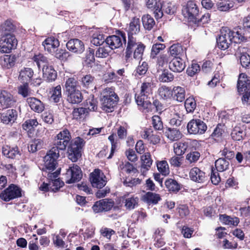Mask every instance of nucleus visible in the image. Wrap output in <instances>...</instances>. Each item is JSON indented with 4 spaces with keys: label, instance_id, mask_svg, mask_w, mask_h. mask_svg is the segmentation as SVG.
<instances>
[{
    "label": "nucleus",
    "instance_id": "obj_14",
    "mask_svg": "<svg viewBox=\"0 0 250 250\" xmlns=\"http://www.w3.org/2000/svg\"><path fill=\"white\" fill-rule=\"evenodd\" d=\"M21 196V189L18 187L11 185L0 194V197L5 201H9Z\"/></svg>",
    "mask_w": 250,
    "mask_h": 250
},
{
    "label": "nucleus",
    "instance_id": "obj_39",
    "mask_svg": "<svg viewBox=\"0 0 250 250\" xmlns=\"http://www.w3.org/2000/svg\"><path fill=\"white\" fill-rule=\"evenodd\" d=\"M139 198L134 196L126 197L125 199V206L128 210H132L138 205Z\"/></svg>",
    "mask_w": 250,
    "mask_h": 250
},
{
    "label": "nucleus",
    "instance_id": "obj_52",
    "mask_svg": "<svg viewBox=\"0 0 250 250\" xmlns=\"http://www.w3.org/2000/svg\"><path fill=\"white\" fill-rule=\"evenodd\" d=\"M224 131V125L219 124L214 129L211 136L213 139L219 141Z\"/></svg>",
    "mask_w": 250,
    "mask_h": 250
},
{
    "label": "nucleus",
    "instance_id": "obj_48",
    "mask_svg": "<svg viewBox=\"0 0 250 250\" xmlns=\"http://www.w3.org/2000/svg\"><path fill=\"white\" fill-rule=\"evenodd\" d=\"M88 113V111L86 108L79 107L75 108L72 112L73 117L76 120L84 118Z\"/></svg>",
    "mask_w": 250,
    "mask_h": 250
},
{
    "label": "nucleus",
    "instance_id": "obj_34",
    "mask_svg": "<svg viewBox=\"0 0 250 250\" xmlns=\"http://www.w3.org/2000/svg\"><path fill=\"white\" fill-rule=\"evenodd\" d=\"M172 96H173L174 100L179 102H182L185 99V90L182 87H174L172 91Z\"/></svg>",
    "mask_w": 250,
    "mask_h": 250
},
{
    "label": "nucleus",
    "instance_id": "obj_64",
    "mask_svg": "<svg viewBox=\"0 0 250 250\" xmlns=\"http://www.w3.org/2000/svg\"><path fill=\"white\" fill-rule=\"evenodd\" d=\"M200 157V153L198 151H192L188 153L186 156V159L190 163L197 162Z\"/></svg>",
    "mask_w": 250,
    "mask_h": 250
},
{
    "label": "nucleus",
    "instance_id": "obj_42",
    "mask_svg": "<svg viewBox=\"0 0 250 250\" xmlns=\"http://www.w3.org/2000/svg\"><path fill=\"white\" fill-rule=\"evenodd\" d=\"M50 100L54 103H59L62 99V88L60 85L54 87L51 91Z\"/></svg>",
    "mask_w": 250,
    "mask_h": 250
},
{
    "label": "nucleus",
    "instance_id": "obj_55",
    "mask_svg": "<svg viewBox=\"0 0 250 250\" xmlns=\"http://www.w3.org/2000/svg\"><path fill=\"white\" fill-rule=\"evenodd\" d=\"M174 79L173 75L167 70H164L159 77V80L162 82H169Z\"/></svg>",
    "mask_w": 250,
    "mask_h": 250
},
{
    "label": "nucleus",
    "instance_id": "obj_49",
    "mask_svg": "<svg viewBox=\"0 0 250 250\" xmlns=\"http://www.w3.org/2000/svg\"><path fill=\"white\" fill-rule=\"evenodd\" d=\"M169 52L171 56L174 58L180 57L178 56L181 55L183 53V49L180 44H174L169 47Z\"/></svg>",
    "mask_w": 250,
    "mask_h": 250
},
{
    "label": "nucleus",
    "instance_id": "obj_19",
    "mask_svg": "<svg viewBox=\"0 0 250 250\" xmlns=\"http://www.w3.org/2000/svg\"><path fill=\"white\" fill-rule=\"evenodd\" d=\"M2 153L7 158L11 159H19L21 155L17 146L12 147L8 146H3L2 148Z\"/></svg>",
    "mask_w": 250,
    "mask_h": 250
},
{
    "label": "nucleus",
    "instance_id": "obj_47",
    "mask_svg": "<svg viewBox=\"0 0 250 250\" xmlns=\"http://www.w3.org/2000/svg\"><path fill=\"white\" fill-rule=\"evenodd\" d=\"M111 51V49L106 44L105 46H100L96 51L95 56L98 58H106L109 56Z\"/></svg>",
    "mask_w": 250,
    "mask_h": 250
},
{
    "label": "nucleus",
    "instance_id": "obj_31",
    "mask_svg": "<svg viewBox=\"0 0 250 250\" xmlns=\"http://www.w3.org/2000/svg\"><path fill=\"white\" fill-rule=\"evenodd\" d=\"M16 57L14 55H5L0 58L2 66L6 69H9L15 65Z\"/></svg>",
    "mask_w": 250,
    "mask_h": 250
},
{
    "label": "nucleus",
    "instance_id": "obj_50",
    "mask_svg": "<svg viewBox=\"0 0 250 250\" xmlns=\"http://www.w3.org/2000/svg\"><path fill=\"white\" fill-rule=\"evenodd\" d=\"M157 167L158 171L164 176H167L169 173L168 165L166 161H162L157 163Z\"/></svg>",
    "mask_w": 250,
    "mask_h": 250
},
{
    "label": "nucleus",
    "instance_id": "obj_54",
    "mask_svg": "<svg viewBox=\"0 0 250 250\" xmlns=\"http://www.w3.org/2000/svg\"><path fill=\"white\" fill-rule=\"evenodd\" d=\"M152 124L155 130H161L163 129V124L159 116L154 115L152 117Z\"/></svg>",
    "mask_w": 250,
    "mask_h": 250
},
{
    "label": "nucleus",
    "instance_id": "obj_37",
    "mask_svg": "<svg viewBox=\"0 0 250 250\" xmlns=\"http://www.w3.org/2000/svg\"><path fill=\"white\" fill-rule=\"evenodd\" d=\"M65 89L66 94L78 90L77 81L76 79L74 78L67 79L65 83Z\"/></svg>",
    "mask_w": 250,
    "mask_h": 250
},
{
    "label": "nucleus",
    "instance_id": "obj_38",
    "mask_svg": "<svg viewBox=\"0 0 250 250\" xmlns=\"http://www.w3.org/2000/svg\"><path fill=\"white\" fill-rule=\"evenodd\" d=\"M67 101L73 104H78L82 102L83 96L79 90L67 94Z\"/></svg>",
    "mask_w": 250,
    "mask_h": 250
},
{
    "label": "nucleus",
    "instance_id": "obj_10",
    "mask_svg": "<svg viewBox=\"0 0 250 250\" xmlns=\"http://www.w3.org/2000/svg\"><path fill=\"white\" fill-rule=\"evenodd\" d=\"M188 131L191 134H202L207 129L206 124L199 119H193L187 125Z\"/></svg>",
    "mask_w": 250,
    "mask_h": 250
},
{
    "label": "nucleus",
    "instance_id": "obj_46",
    "mask_svg": "<svg viewBox=\"0 0 250 250\" xmlns=\"http://www.w3.org/2000/svg\"><path fill=\"white\" fill-rule=\"evenodd\" d=\"M220 219L224 224L228 225L237 226L239 222L238 218L231 217L225 214L220 215Z\"/></svg>",
    "mask_w": 250,
    "mask_h": 250
},
{
    "label": "nucleus",
    "instance_id": "obj_2",
    "mask_svg": "<svg viewBox=\"0 0 250 250\" xmlns=\"http://www.w3.org/2000/svg\"><path fill=\"white\" fill-rule=\"evenodd\" d=\"M246 40L244 34L240 31H231L227 27L222 28L220 31V35L217 38L216 42L218 47L222 50L228 49L230 45L234 42L240 43Z\"/></svg>",
    "mask_w": 250,
    "mask_h": 250
},
{
    "label": "nucleus",
    "instance_id": "obj_13",
    "mask_svg": "<svg viewBox=\"0 0 250 250\" xmlns=\"http://www.w3.org/2000/svg\"><path fill=\"white\" fill-rule=\"evenodd\" d=\"M106 177L104 173L99 169H96L91 173L90 180L93 187L102 188L106 184Z\"/></svg>",
    "mask_w": 250,
    "mask_h": 250
},
{
    "label": "nucleus",
    "instance_id": "obj_21",
    "mask_svg": "<svg viewBox=\"0 0 250 250\" xmlns=\"http://www.w3.org/2000/svg\"><path fill=\"white\" fill-rule=\"evenodd\" d=\"M17 118V112L15 109H9L0 115L1 122L5 124H12Z\"/></svg>",
    "mask_w": 250,
    "mask_h": 250
},
{
    "label": "nucleus",
    "instance_id": "obj_3",
    "mask_svg": "<svg viewBox=\"0 0 250 250\" xmlns=\"http://www.w3.org/2000/svg\"><path fill=\"white\" fill-rule=\"evenodd\" d=\"M102 108L107 112H112L119 101L118 95L111 87L104 88L101 93Z\"/></svg>",
    "mask_w": 250,
    "mask_h": 250
},
{
    "label": "nucleus",
    "instance_id": "obj_6",
    "mask_svg": "<svg viewBox=\"0 0 250 250\" xmlns=\"http://www.w3.org/2000/svg\"><path fill=\"white\" fill-rule=\"evenodd\" d=\"M17 44V40L14 34H1L0 38V52L9 53L16 47Z\"/></svg>",
    "mask_w": 250,
    "mask_h": 250
},
{
    "label": "nucleus",
    "instance_id": "obj_25",
    "mask_svg": "<svg viewBox=\"0 0 250 250\" xmlns=\"http://www.w3.org/2000/svg\"><path fill=\"white\" fill-rule=\"evenodd\" d=\"M27 101L31 109L35 112L40 113L44 110V104L38 99L34 97L29 98Z\"/></svg>",
    "mask_w": 250,
    "mask_h": 250
},
{
    "label": "nucleus",
    "instance_id": "obj_41",
    "mask_svg": "<svg viewBox=\"0 0 250 250\" xmlns=\"http://www.w3.org/2000/svg\"><path fill=\"white\" fill-rule=\"evenodd\" d=\"M142 21L145 29L147 30H151L155 24L154 20L148 14L144 15L142 18Z\"/></svg>",
    "mask_w": 250,
    "mask_h": 250
},
{
    "label": "nucleus",
    "instance_id": "obj_35",
    "mask_svg": "<svg viewBox=\"0 0 250 250\" xmlns=\"http://www.w3.org/2000/svg\"><path fill=\"white\" fill-rule=\"evenodd\" d=\"M140 20L137 18H134L129 23L128 28V36H132L134 34L138 33L140 31Z\"/></svg>",
    "mask_w": 250,
    "mask_h": 250
},
{
    "label": "nucleus",
    "instance_id": "obj_16",
    "mask_svg": "<svg viewBox=\"0 0 250 250\" xmlns=\"http://www.w3.org/2000/svg\"><path fill=\"white\" fill-rule=\"evenodd\" d=\"M16 101L9 92L2 90L0 91V108L5 109L12 106Z\"/></svg>",
    "mask_w": 250,
    "mask_h": 250
},
{
    "label": "nucleus",
    "instance_id": "obj_28",
    "mask_svg": "<svg viewBox=\"0 0 250 250\" xmlns=\"http://www.w3.org/2000/svg\"><path fill=\"white\" fill-rule=\"evenodd\" d=\"M43 78L48 82L54 81L57 77V72L52 65H49L42 69Z\"/></svg>",
    "mask_w": 250,
    "mask_h": 250
},
{
    "label": "nucleus",
    "instance_id": "obj_36",
    "mask_svg": "<svg viewBox=\"0 0 250 250\" xmlns=\"http://www.w3.org/2000/svg\"><path fill=\"white\" fill-rule=\"evenodd\" d=\"M244 48L239 46L237 52L241 54L240 57V62L243 67L246 69L250 68V56L246 53H241L242 50Z\"/></svg>",
    "mask_w": 250,
    "mask_h": 250
},
{
    "label": "nucleus",
    "instance_id": "obj_27",
    "mask_svg": "<svg viewBox=\"0 0 250 250\" xmlns=\"http://www.w3.org/2000/svg\"><path fill=\"white\" fill-rule=\"evenodd\" d=\"M165 136L171 141H176L182 138L183 134L179 129L167 128L164 131Z\"/></svg>",
    "mask_w": 250,
    "mask_h": 250
},
{
    "label": "nucleus",
    "instance_id": "obj_40",
    "mask_svg": "<svg viewBox=\"0 0 250 250\" xmlns=\"http://www.w3.org/2000/svg\"><path fill=\"white\" fill-rule=\"evenodd\" d=\"M188 147V143L186 142H178L173 145L174 152L177 156L183 155Z\"/></svg>",
    "mask_w": 250,
    "mask_h": 250
},
{
    "label": "nucleus",
    "instance_id": "obj_60",
    "mask_svg": "<svg viewBox=\"0 0 250 250\" xmlns=\"http://www.w3.org/2000/svg\"><path fill=\"white\" fill-rule=\"evenodd\" d=\"M217 8L221 11H227L230 8L233 6V4L231 2H228V1H222L218 2L216 4Z\"/></svg>",
    "mask_w": 250,
    "mask_h": 250
},
{
    "label": "nucleus",
    "instance_id": "obj_22",
    "mask_svg": "<svg viewBox=\"0 0 250 250\" xmlns=\"http://www.w3.org/2000/svg\"><path fill=\"white\" fill-rule=\"evenodd\" d=\"M237 88L240 93L250 91V81L247 79L245 74L240 75L237 83Z\"/></svg>",
    "mask_w": 250,
    "mask_h": 250
},
{
    "label": "nucleus",
    "instance_id": "obj_12",
    "mask_svg": "<svg viewBox=\"0 0 250 250\" xmlns=\"http://www.w3.org/2000/svg\"><path fill=\"white\" fill-rule=\"evenodd\" d=\"M106 44L112 50L120 48L123 43H125V34L118 31L117 35L110 36L105 39Z\"/></svg>",
    "mask_w": 250,
    "mask_h": 250
},
{
    "label": "nucleus",
    "instance_id": "obj_58",
    "mask_svg": "<svg viewBox=\"0 0 250 250\" xmlns=\"http://www.w3.org/2000/svg\"><path fill=\"white\" fill-rule=\"evenodd\" d=\"M171 60L169 56L167 54H161L157 58V64L159 66L164 67L167 65Z\"/></svg>",
    "mask_w": 250,
    "mask_h": 250
},
{
    "label": "nucleus",
    "instance_id": "obj_32",
    "mask_svg": "<svg viewBox=\"0 0 250 250\" xmlns=\"http://www.w3.org/2000/svg\"><path fill=\"white\" fill-rule=\"evenodd\" d=\"M166 187L169 191L176 193L181 189V185L173 179H167L165 182Z\"/></svg>",
    "mask_w": 250,
    "mask_h": 250
},
{
    "label": "nucleus",
    "instance_id": "obj_61",
    "mask_svg": "<svg viewBox=\"0 0 250 250\" xmlns=\"http://www.w3.org/2000/svg\"><path fill=\"white\" fill-rule=\"evenodd\" d=\"M105 41L103 35L94 34L91 42L95 45H101Z\"/></svg>",
    "mask_w": 250,
    "mask_h": 250
},
{
    "label": "nucleus",
    "instance_id": "obj_51",
    "mask_svg": "<svg viewBox=\"0 0 250 250\" xmlns=\"http://www.w3.org/2000/svg\"><path fill=\"white\" fill-rule=\"evenodd\" d=\"M159 95L164 99L169 98L172 96V91L166 86H163L158 89Z\"/></svg>",
    "mask_w": 250,
    "mask_h": 250
},
{
    "label": "nucleus",
    "instance_id": "obj_30",
    "mask_svg": "<svg viewBox=\"0 0 250 250\" xmlns=\"http://www.w3.org/2000/svg\"><path fill=\"white\" fill-rule=\"evenodd\" d=\"M33 60L36 62L39 69L42 67V69L50 65L47 58L42 54L35 55L33 57Z\"/></svg>",
    "mask_w": 250,
    "mask_h": 250
},
{
    "label": "nucleus",
    "instance_id": "obj_9",
    "mask_svg": "<svg viewBox=\"0 0 250 250\" xmlns=\"http://www.w3.org/2000/svg\"><path fill=\"white\" fill-rule=\"evenodd\" d=\"M177 10L174 4L171 2H163L156 7L154 14L156 19H161L164 15V12L167 14L173 15Z\"/></svg>",
    "mask_w": 250,
    "mask_h": 250
},
{
    "label": "nucleus",
    "instance_id": "obj_4",
    "mask_svg": "<svg viewBox=\"0 0 250 250\" xmlns=\"http://www.w3.org/2000/svg\"><path fill=\"white\" fill-rule=\"evenodd\" d=\"M152 83L149 82H144L141 86V90L139 94L135 95V101L137 104L144 109H150L151 103L149 99L152 93Z\"/></svg>",
    "mask_w": 250,
    "mask_h": 250
},
{
    "label": "nucleus",
    "instance_id": "obj_20",
    "mask_svg": "<svg viewBox=\"0 0 250 250\" xmlns=\"http://www.w3.org/2000/svg\"><path fill=\"white\" fill-rule=\"evenodd\" d=\"M189 177L193 181L203 183L205 181L206 177L204 171L197 167H194L190 170Z\"/></svg>",
    "mask_w": 250,
    "mask_h": 250
},
{
    "label": "nucleus",
    "instance_id": "obj_18",
    "mask_svg": "<svg viewBox=\"0 0 250 250\" xmlns=\"http://www.w3.org/2000/svg\"><path fill=\"white\" fill-rule=\"evenodd\" d=\"M168 66L172 71L180 73L184 70L186 64L180 57H175L169 61Z\"/></svg>",
    "mask_w": 250,
    "mask_h": 250
},
{
    "label": "nucleus",
    "instance_id": "obj_23",
    "mask_svg": "<svg viewBox=\"0 0 250 250\" xmlns=\"http://www.w3.org/2000/svg\"><path fill=\"white\" fill-rule=\"evenodd\" d=\"M142 165L140 171L143 175H145L146 172L150 169L152 165V160L149 153H146L141 157Z\"/></svg>",
    "mask_w": 250,
    "mask_h": 250
},
{
    "label": "nucleus",
    "instance_id": "obj_57",
    "mask_svg": "<svg viewBox=\"0 0 250 250\" xmlns=\"http://www.w3.org/2000/svg\"><path fill=\"white\" fill-rule=\"evenodd\" d=\"M69 56L68 52L61 49H57L55 54L56 58L63 61H66Z\"/></svg>",
    "mask_w": 250,
    "mask_h": 250
},
{
    "label": "nucleus",
    "instance_id": "obj_43",
    "mask_svg": "<svg viewBox=\"0 0 250 250\" xmlns=\"http://www.w3.org/2000/svg\"><path fill=\"white\" fill-rule=\"evenodd\" d=\"M229 165V162L223 158H219L215 163V166L217 170L220 172H223L228 169Z\"/></svg>",
    "mask_w": 250,
    "mask_h": 250
},
{
    "label": "nucleus",
    "instance_id": "obj_15",
    "mask_svg": "<svg viewBox=\"0 0 250 250\" xmlns=\"http://www.w3.org/2000/svg\"><path fill=\"white\" fill-rule=\"evenodd\" d=\"M114 205V202L111 199H104L96 202L92 207L95 213L102 211H107L110 210Z\"/></svg>",
    "mask_w": 250,
    "mask_h": 250
},
{
    "label": "nucleus",
    "instance_id": "obj_33",
    "mask_svg": "<svg viewBox=\"0 0 250 250\" xmlns=\"http://www.w3.org/2000/svg\"><path fill=\"white\" fill-rule=\"evenodd\" d=\"M95 79L90 74L83 76L80 80L82 86L84 88H90L94 87Z\"/></svg>",
    "mask_w": 250,
    "mask_h": 250
},
{
    "label": "nucleus",
    "instance_id": "obj_62",
    "mask_svg": "<svg viewBox=\"0 0 250 250\" xmlns=\"http://www.w3.org/2000/svg\"><path fill=\"white\" fill-rule=\"evenodd\" d=\"M200 70V67L199 64L195 63H192L191 65L188 68L187 73L188 76L192 77Z\"/></svg>",
    "mask_w": 250,
    "mask_h": 250
},
{
    "label": "nucleus",
    "instance_id": "obj_17",
    "mask_svg": "<svg viewBox=\"0 0 250 250\" xmlns=\"http://www.w3.org/2000/svg\"><path fill=\"white\" fill-rule=\"evenodd\" d=\"M67 49L78 54H81L84 51V45L83 42L77 39L69 40L66 43Z\"/></svg>",
    "mask_w": 250,
    "mask_h": 250
},
{
    "label": "nucleus",
    "instance_id": "obj_56",
    "mask_svg": "<svg viewBox=\"0 0 250 250\" xmlns=\"http://www.w3.org/2000/svg\"><path fill=\"white\" fill-rule=\"evenodd\" d=\"M42 146L43 142L42 140L39 139L35 140L28 146V149L30 152L33 153L42 148Z\"/></svg>",
    "mask_w": 250,
    "mask_h": 250
},
{
    "label": "nucleus",
    "instance_id": "obj_53",
    "mask_svg": "<svg viewBox=\"0 0 250 250\" xmlns=\"http://www.w3.org/2000/svg\"><path fill=\"white\" fill-rule=\"evenodd\" d=\"M185 106L188 112H192L196 107V103L192 98H188L185 102Z\"/></svg>",
    "mask_w": 250,
    "mask_h": 250
},
{
    "label": "nucleus",
    "instance_id": "obj_7",
    "mask_svg": "<svg viewBox=\"0 0 250 250\" xmlns=\"http://www.w3.org/2000/svg\"><path fill=\"white\" fill-rule=\"evenodd\" d=\"M183 14L188 21L196 22L197 17H199V9L193 1H188L186 7L183 9Z\"/></svg>",
    "mask_w": 250,
    "mask_h": 250
},
{
    "label": "nucleus",
    "instance_id": "obj_11",
    "mask_svg": "<svg viewBox=\"0 0 250 250\" xmlns=\"http://www.w3.org/2000/svg\"><path fill=\"white\" fill-rule=\"evenodd\" d=\"M60 153L50 149L44 158V168L43 172H47V170L53 171L57 165V160L60 156Z\"/></svg>",
    "mask_w": 250,
    "mask_h": 250
},
{
    "label": "nucleus",
    "instance_id": "obj_59",
    "mask_svg": "<svg viewBox=\"0 0 250 250\" xmlns=\"http://www.w3.org/2000/svg\"><path fill=\"white\" fill-rule=\"evenodd\" d=\"M165 47V45L163 43H156L153 44L151 48V57L152 58H154L160 51L164 49Z\"/></svg>",
    "mask_w": 250,
    "mask_h": 250
},
{
    "label": "nucleus",
    "instance_id": "obj_26",
    "mask_svg": "<svg viewBox=\"0 0 250 250\" xmlns=\"http://www.w3.org/2000/svg\"><path fill=\"white\" fill-rule=\"evenodd\" d=\"M161 199L159 194L149 191L146 192L142 197V201L148 205H156Z\"/></svg>",
    "mask_w": 250,
    "mask_h": 250
},
{
    "label": "nucleus",
    "instance_id": "obj_8",
    "mask_svg": "<svg viewBox=\"0 0 250 250\" xmlns=\"http://www.w3.org/2000/svg\"><path fill=\"white\" fill-rule=\"evenodd\" d=\"M82 171L77 165L73 164L67 170L64 174V179L67 184H71L79 181L82 177Z\"/></svg>",
    "mask_w": 250,
    "mask_h": 250
},
{
    "label": "nucleus",
    "instance_id": "obj_45",
    "mask_svg": "<svg viewBox=\"0 0 250 250\" xmlns=\"http://www.w3.org/2000/svg\"><path fill=\"white\" fill-rule=\"evenodd\" d=\"M97 101L94 99L93 95H90L88 98L86 100L85 106L87 110L96 111L97 109Z\"/></svg>",
    "mask_w": 250,
    "mask_h": 250
},
{
    "label": "nucleus",
    "instance_id": "obj_44",
    "mask_svg": "<svg viewBox=\"0 0 250 250\" xmlns=\"http://www.w3.org/2000/svg\"><path fill=\"white\" fill-rule=\"evenodd\" d=\"M245 135V131L239 126H235L231 133L232 138L235 141L242 140Z\"/></svg>",
    "mask_w": 250,
    "mask_h": 250
},
{
    "label": "nucleus",
    "instance_id": "obj_63",
    "mask_svg": "<svg viewBox=\"0 0 250 250\" xmlns=\"http://www.w3.org/2000/svg\"><path fill=\"white\" fill-rule=\"evenodd\" d=\"M14 25L10 21H6L2 26V34H13Z\"/></svg>",
    "mask_w": 250,
    "mask_h": 250
},
{
    "label": "nucleus",
    "instance_id": "obj_1",
    "mask_svg": "<svg viewBox=\"0 0 250 250\" xmlns=\"http://www.w3.org/2000/svg\"><path fill=\"white\" fill-rule=\"evenodd\" d=\"M70 133L68 130L64 129L60 131L55 138L53 141V146L51 149L59 153L61 151L65 150L68 147L67 153L68 158L73 162H77L82 156V149L85 142L78 137L72 140Z\"/></svg>",
    "mask_w": 250,
    "mask_h": 250
},
{
    "label": "nucleus",
    "instance_id": "obj_29",
    "mask_svg": "<svg viewBox=\"0 0 250 250\" xmlns=\"http://www.w3.org/2000/svg\"><path fill=\"white\" fill-rule=\"evenodd\" d=\"M33 74V70L31 68H24L20 72L19 79L22 83H27L31 80Z\"/></svg>",
    "mask_w": 250,
    "mask_h": 250
},
{
    "label": "nucleus",
    "instance_id": "obj_5",
    "mask_svg": "<svg viewBox=\"0 0 250 250\" xmlns=\"http://www.w3.org/2000/svg\"><path fill=\"white\" fill-rule=\"evenodd\" d=\"M145 46L142 43L136 42V40L133 36H129L128 38L127 45L125 51V58L129 61L132 56L133 50L134 49L133 57L135 59L139 60L142 58Z\"/></svg>",
    "mask_w": 250,
    "mask_h": 250
},
{
    "label": "nucleus",
    "instance_id": "obj_24",
    "mask_svg": "<svg viewBox=\"0 0 250 250\" xmlns=\"http://www.w3.org/2000/svg\"><path fill=\"white\" fill-rule=\"evenodd\" d=\"M60 45L58 40L55 39L54 37H49L46 39L42 42V45L44 49L50 53L55 52V50Z\"/></svg>",
    "mask_w": 250,
    "mask_h": 250
}]
</instances>
